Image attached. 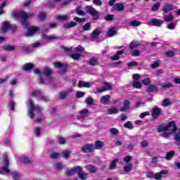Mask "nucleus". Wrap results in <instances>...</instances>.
<instances>
[{"mask_svg":"<svg viewBox=\"0 0 180 180\" xmlns=\"http://www.w3.org/2000/svg\"><path fill=\"white\" fill-rule=\"evenodd\" d=\"M72 91H74L72 89H69L66 91H61L59 95L60 99H65L68 94L72 92Z\"/></svg>","mask_w":180,"mask_h":180,"instance_id":"31","label":"nucleus"},{"mask_svg":"<svg viewBox=\"0 0 180 180\" xmlns=\"http://www.w3.org/2000/svg\"><path fill=\"white\" fill-rule=\"evenodd\" d=\"M163 13H168V12H171V11H174V5L172 4H167L162 8Z\"/></svg>","mask_w":180,"mask_h":180,"instance_id":"32","label":"nucleus"},{"mask_svg":"<svg viewBox=\"0 0 180 180\" xmlns=\"http://www.w3.org/2000/svg\"><path fill=\"white\" fill-rule=\"evenodd\" d=\"M105 146V143L101 141H96L94 143V150H101V148H103Z\"/></svg>","mask_w":180,"mask_h":180,"instance_id":"25","label":"nucleus"},{"mask_svg":"<svg viewBox=\"0 0 180 180\" xmlns=\"http://www.w3.org/2000/svg\"><path fill=\"white\" fill-rule=\"evenodd\" d=\"M175 155V152L174 150H170L169 152H167L165 158L168 160H172V157Z\"/></svg>","mask_w":180,"mask_h":180,"instance_id":"43","label":"nucleus"},{"mask_svg":"<svg viewBox=\"0 0 180 180\" xmlns=\"http://www.w3.org/2000/svg\"><path fill=\"white\" fill-rule=\"evenodd\" d=\"M87 63L89 65H91V67H95V65H99V61L98 60V58L93 57L87 61Z\"/></svg>","mask_w":180,"mask_h":180,"instance_id":"22","label":"nucleus"},{"mask_svg":"<svg viewBox=\"0 0 180 180\" xmlns=\"http://www.w3.org/2000/svg\"><path fill=\"white\" fill-rule=\"evenodd\" d=\"M2 49L5 51H15L16 46L15 45H4L2 46Z\"/></svg>","mask_w":180,"mask_h":180,"instance_id":"33","label":"nucleus"},{"mask_svg":"<svg viewBox=\"0 0 180 180\" xmlns=\"http://www.w3.org/2000/svg\"><path fill=\"white\" fill-rule=\"evenodd\" d=\"M172 103H171V101L169 98H165L162 101V105L164 106V108H167L172 105Z\"/></svg>","mask_w":180,"mask_h":180,"instance_id":"46","label":"nucleus"},{"mask_svg":"<svg viewBox=\"0 0 180 180\" xmlns=\"http://www.w3.org/2000/svg\"><path fill=\"white\" fill-rule=\"evenodd\" d=\"M4 161H3V165L4 167L0 169V174L1 175H5V174H9L11 172V170H9L8 167H9V159L8 158V155L4 154Z\"/></svg>","mask_w":180,"mask_h":180,"instance_id":"7","label":"nucleus"},{"mask_svg":"<svg viewBox=\"0 0 180 180\" xmlns=\"http://www.w3.org/2000/svg\"><path fill=\"white\" fill-rule=\"evenodd\" d=\"M173 134H174V140L177 142V146H180V128H177Z\"/></svg>","mask_w":180,"mask_h":180,"instance_id":"23","label":"nucleus"},{"mask_svg":"<svg viewBox=\"0 0 180 180\" xmlns=\"http://www.w3.org/2000/svg\"><path fill=\"white\" fill-rule=\"evenodd\" d=\"M86 169L90 172V174H96L98 171V167L94 165H89L86 166Z\"/></svg>","mask_w":180,"mask_h":180,"instance_id":"21","label":"nucleus"},{"mask_svg":"<svg viewBox=\"0 0 180 180\" xmlns=\"http://www.w3.org/2000/svg\"><path fill=\"white\" fill-rule=\"evenodd\" d=\"M161 108L155 106L153 108L152 117L154 120L158 119L160 117V115H161Z\"/></svg>","mask_w":180,"mask_h":180,"instance_id":"15","label":"nucleus"},{"mask_svg":"<svg viewBox=\"0 0 180 180\" xmlns=\"http://www.w3.org/2000/svg\"><path fill=\"white\" fill-rule=\"evenodd\" d=\"M60 158V153L57 152H53L52 153V154L50 155V158H51V160H58V158Z\"/></svg>","mask_w":180,"mask_h":180,"instance_id":"52","label":"nucleus"},{"mask_svg":"<svg viewBox=\"0 0 180 180\" xmlns=\"http://www.w3.org/2000/svg\"><path fill=\"white\" fill-rule=\"evenodd\" d=\"M140 25H141V22L137 20H134L129 22V26H133L134 27H137L140 26Z\"/></svg>","mask_w":180,"mask_h":180,"instance_id":"41","label":"nucleus"},{"mask_svg":"<svg viewBox=\"0 0 180 180\" xmlns=\"http://www.w3.org/2000/svg\"><path fill=\"white\" fill-rule=\"evenodd\" d=\"M158 91V87L155 85L150 84L146 89L148 94H151V92H157Z\"/></svg>","mask_w":180,"mask_h":180,"instance_id":"27","label":"nucleus"},{"mask_svg":"<svg viewBox=\"0 0 180 180\" xmlns=\"http://www.w3.org/2000/svg\"><path fill=\"white\" fill-rule=\"evenodd\" d=\"M85 103H86V105H89V106H92L94 105V98H92V97H89L86 98Z\"/></svg>","mask_w":180,"mask_h":180,"instance_id":"53","label":"nucleus"},{"mask_svg":"<svg viewBox=\"0 0 180 180\" xmlns=\"http://www.w3.org/2000/svg\"><path fill=\"white\" fill-rule=\"evenodd\" d=\"M174 86V84L172 83H167V84H163L161 85V88H163V89H169V88H172Z\"/></svg>","mask_w":180,"mask_h":180,"instance_id":"50","label":"nucleus"},{"mask_svg":"<svg viewBox=\"0 0 180 180\" xmlns=\"http://www.w3.org/2000/svg\"><path fill=\"white\" fill-rule=\"evenodd\" d=\"M62 50H63V51H65V53H71V51H72V47H66L65 46H61Z\"/></svg>","mask_w":180,"mask_h":180,"instance_id":"58","label":"nucleus"},{"mask_svg":"<svg viewBox=\"0 0 180 180\" xmlns=\"http://www.w3.org/2000/svg\"><path fill=\"white\" fill-rule=\"evenodd\" d=\"M34 73L35 75H39L38 81L40 85L42 84H51L53 82V77L51 76L53 74V70L49 67H45L42 70L34 69Z\"/></svg>","mask_w":180,"mask_h":180,"instance_id":"1","label":"nucleus"},{"mask_svg":"<svg viewBox=\"0 0 180 180\" xmlns=\"http://www.w3.org/2000/svg\"><path fill=\"white\" fill-rule=\"evenodd\" d=\"M137 65H139V63L136 61H131L127 64V67H129V68H131V67H137Z\"/></svg>","mask_w":180,"mask_h":180,"instance_id":"63","label":"nucleus"},{"mask_svg":"<svg viewBox=\"0 0 180 180\" xmlns=\"http://www.w3.org/2000/svg\"><path fill=\"white\" fill-rule=\"evenodd\" d=\"M165 54L166 57L171 58V57H174V56H175V52L169 50V51H167V52H165Z\"/></svg>","mask_w":180,"mask_h":180,"instance_id":"59","label":"nucleus"},{"mask_svg":"<svg viewBox=\"0 0 180 180\" xmlns=\"http://www.w3.org/2000/svg\"><path fill=\"white\" fill-rule=\"evenodd\" d=\"M85 9L87 13L93 16L94 20H99L101 19V13L92 7V6H87Z\"/></svg>","mask_w":180,"mask_h":180,"instance_id":"6","label":"nucleus"},{"mask_svg":"<svg viewBox=\"0 0 180 180\" xmlns=\"http://www.w3.org/2000/svg\"><path fill=\"white\" fill-rule=\"evenodd\" d=\"M139 46H140V44L138 43L137 41H131L130 44H129V49L130 50H134V49H136V47H139Z\"/></svg>","mask_w":180,"mask_h":180,"instance_id":"40","label":"nucleus"},{"mask_svg":"<svg viewBox=\"0 0 180 180\" xmlns=\"http://www.w3.org/2000/svg\"><path fill=\"white\" fill-rule=\"evenodd\" d=\"M53 65L56 68H60L58 72L61 75H64L67 72V70H68V65L66 63L56 62L53 63Z\"/></svg>","mask_w":180,"mask_h":180,"instance_id":"9","label":"nucleus"},{"mask_svg":"<svg viewBox=\"0 0 180 180\" xmlns=\"http://www.w3.org/2000/svg\"><path fill=\"white\" fill-rule=\"evenodd\" d=\"M116 34H117V31H116V27H110L107 33L108 37H113Z\"/></svg>","mask_w":180,"mask_h":180,"instance_id":"26","label":"nucleus"},{"mask_svg":"<svg viewBox=\"0 0 180 180\" xmlns=\"http://www.w3.org/2000/svg\"><path fill=\"white\" fill-rule=\"evenodd\" d=\"M69 56L73 60H79V58H81V56H82V54H81V53H72V54H70Z\"/></svg>","mask_w":180,"mask_h":180,"instance_id":"48","label":"nucleus"},{"mask_svg":"<svg viewBox=\"0 0 180 180\" xmlns=\"http://www.w3.org/2000/svg\"><path fill=\"white\" fill-rule=\"evenodd\" d=\"M131 103L129 100H125L123 103V108H120V112H127L130 109Z\"/></svg>","mask_w":180,"mask_h":180,"instance_id":"19","label":"nucleus"},{"mask_svg":"<svg viewBox=\"0 0 180 180\" xmlns=\"http://www.w3.org/2000/svg\"><path fill=\"white\" fill-rule=\"evenodd\" d=\"M75 11L77 13V15H79V16H85V12L82 10H81V6H77L75 9Z\"/></svg>","mask_w":180,"mask_h":180,"instance_id":"44","label":"nucleus"},{"mask_svg":"<svg viewBox=\"0 0 180 180\" xmlns=\"http://www.w3.org/2000/svg\"><path fill=\"white\" fill-rule=\"evenodd\" d=\"M65 175L68 176H72L74 174V172L72 170V167L70 169H67L65 171Z\"/></svg>","mask_w":180,"mask_h":180,"instance_id":"57","label":"nucleus"},{"mask_svg":"<svg viewBox=\"0 0 180 180\" xmlns=\"http://www.w3.org/2000/svg\"><path fill=\"white\" fill-rule=\"evenodd\" d=\"M100 102L103 105H109L110 102V95H105L101 98Z\"/></svg>","mask_w":180,"mask_h":180,"instance_id":"20","label":"nucleus"},{"mask_svg":"<svg viewBox=\"0 0 180 180\" xmlns=\"http://www.w3.org/2000/svg\"><path fill=\"white\" fill-rule=\"evenodd\" d=\"M119 112V110L115 107H111L108 110V115H116Z\"/></svg>","mask_w":180,"mask_h":180,"instance_id":"38","label":"nucleus"},{"mask_svg":"<svg viewBox=\"0 0 180 180\" xmlns=\"http://www.w3.org/2000/svg\"><path fill=\"white\" fill-rule=\"evenodd\" d=\"M176 129H178V127H176V124L175 123V121H171L169 122L167 124H161L158 127V133H161L162 131H169L172 134H174Z\"/></svg>","mask_w":180,"mask_h":180,"instance_id":"3","label":"nucleus"},{"mask_svg":"<svg viewBox=\"0 0 180 180\" xmlns=\"http://www.w3.org/2000/svg\"><path fill=\"white\" fill-rule=\"evenodd\" d=\"M101 33H102L101 29L94 30L90 35L91 41H95V40L99 37V34H101Z\"/></svg>","mask_w":180,"mask_h":180,"instance_id":"14","label":"nucleus"},{"mask_svg":"<svg viewBox=\"0 0 180 180\" xmlns=\"http://www.w3.org/2000/svg\"><path fill=\"white\" fill-rule=\"evenodd\" d=\"M26 28L28 29V30L27 32L25 34V37H31L32 36L34 35V33H37V32L40 30V28L37 27H30L29 25H27Z\"/></svg>","mask_w":180,"mask_h":180,"instance_id":"12","label":"nucleus"},{"mask_svg":"<svg viewBox=\"0 0 180 180\" xmlns=\"http://www.w3.org/2000/svg\"><path fill=\"white\" fill-rule=\"evenodd\" d=\"M29 103L30 107L28 109V116L31 119L34 118V113H33L34 111L37 112V113H41V108L39 105H34V103H33V100L30 99L27 102Z\"/></svg>","mask_w":180,"mask_h":180,"instance_id":"4","label":"nucleus"},{"mask_svg":"<svg viewBox=\"0 0 180 180\" xmlns=\"http://www.w3.org/2000/svg\"><path fill=\"white\" fill-rule=\"evenodd\" d=\"M119 162V159L113 160L109 166V169H115L116 168V165Z\"/></svg>","mask_w":180,"mask_h":180,"instance_id":"39","label":"nucleus"},{"mask_svg":"<svg viewBox=\"0 0 180 180\" xmlns=\"http://www.w3.org/2000/svg\"><path fill=\"white\" fill-rule=\"evenodd\" d=\"M163 18L165 22H172L174 20V15L172 13H170L168 15H167L165 13H163Z\"/></svg>","mask_w":180,"mask_h":180,"instance_id":"34","label":"nucleus"},{"mask_svg":"<svg viewBox=\"0 0 180 180\" xmlns=\"http://www.w3.org/2000/svg\"><path fill=\"white\" fill-rule=\"evenodd\" d=\"M167 174H168L167 170H162L156 174L153 172H147L146 175L147 178H153L154 179L157 180H162L161 179V178H162V175H167Z\"/></svg>","mask_w":180,"mask_h":180,"instance_id":"8","label":"nucleus"},{"mask_svg":"<svg viewBox=\"0 0 180 180\" xmlns=\"http://www.w3.org/2000/svg\"><path fill=\"white\" fill-rule=\"evenodd\" d=\"M94 150V144L92 143H86L83 145L81 148L82 153H92Z\"/></svg>","mask_w":180,"mask_h":180,"instance_id":"13","label":"nucleus"},{"mask_svg":"<svg viewBox=\"0 0 180 180\" xmlns=\"http://www.w3.org/2000/svg\"><path fill=\"white\" fill-rule=\"evenodd\" d=\"M124 172H130L133 169V165L128 164L127 166L123 167Z\"/></svg>","mask_w":180,"mask_h":180,"instance_id":"49","label":"nucleus"},{"mask_svg":"<svg viewBox=\"0 0 180 180\" xmlns=\"http://www.w3.org/2000/svg\"><path fill=\"white\" fill-rule=\"evenodd\" d=\"M150 23H152L153 26H157L158 27H160L162 23H164V21L153 18L150 20Z\"/></svg>","mask_w":180,"mask_h":180,"instance_id":"29","label":"nucleus"},{"mask_svg":"<svg viewBox=\"0 0 180 180\" xmlns=\"http://www.w3.org/2000/svg\"><path fill=\"white\" fill-rule=\"evenodd\" d=\"M39 33H43L42 34V39H45V40H57V39H58V37H56V35H46L44 33H47V32H49V29L46 28V27H42L41 31L40 29L38 31Z\"/></svg>","mask_w":180,"mask_h":180,"instance_id":"10","label":"nucleus"},{"mask_svg":"<svg viewBox=\"0 0 180 180\" xmlns=\"http://www.w3.org/2000/svg\"><path fill=\"white\" fill-rule=\"evenodd\" d=\"M112 8L114 11H117L118 12H120L124 10V6L122 4L117 3L113 6Z\"/></svg>","mask_w":180,"mask_h":180,"instance_id":"30","label":"nucleus"},{"mask_svg":"<svg viewBox=\"0 0 180 180\" xmlns=\"http://www.w3.org/2000/svg\"><path fill=\"white\" fill-rule=\"evenodd\" d=\"M164 132H162L160 136L161 137H164L165 139H168V137H169V136H171V134H172L171 132H167L165 131H163Z\"/></svg>","mask_w":180,"mask_h":180,"instance_id":"61","label":"nucleus"},{"mask_svg":"<svg viewBox=\"0 0 180 180\" xmlns=\"http://www.w3.org/2000/svg\"><path fill=\"white\" fill-rule=\"evenodd\" d=\"M11 176L13 180H20V174L18 172H12Z\"/></svg>","mask_w":180,"mask_h":180,"instance_id":"45","label":"nucleus"},{"mask_svg":"<svg viewBox=\"0 0 180 180\" xmlns=\"http://www.w3.org/2000/svg\"><path fill=\"white\" fill-rule=\"evenodd\" d=\"M103 86L101 87V89H98L97 90V92L98 94H101L102 92H106V91H112L113 86L112 85V84L110 82H104L103 83Z\"/></svg>","mask_w":180,"mask_h":180,"instance_id":"11","label":"nucleus"},{"mask_svg":"<svg viewBox=\"0 0 180 180\" xmlns=\"http://www.w3.org/2000/svg\"><path fill=\"white\" fill-rule=\"evenodd\" d=\"M11 16L12 18H16L17 19H22V25L25 27H27V26H29V21H27V19L34 16V13H30L27 14L22 11H13L11 13Z\"/></svg>","mask_w":180,"mask_h":180,"instance_id":"2","label":"nucleus"},{"mask_svg":"<svg viewBox=\"0 0 180 180\" xmlns=\"http://www.w3.org/2000/svg\"><path fill=\"white\" fill-rule=\"evenodd\" d=\"M124 127H125V129H129V130H133V129H134V127H133V123H131V121H128L124 124Z\"/></svg>","mask_w":180,"mask_h":180,"instance_id":"42","label":"nucleus"},{"mask_svg":"<svg viewBox=\"0 0 180 180\" xmlns=\"http://www.w3.org/2000/svg\"><path fill=\"white\" fill-rule=\"evenodd\" d=\"M6 4H8V1H5L1 4H0V15H4V13H5L4 8L6 6Z\"/></svg>","mask_w":180,"mask_h":180,"instance_id":"47","label":"nucleus"},{"mask_svg":"<svg viewBox=\"0 0 180 180\" xmlns=\"http://www.w3.org/2000/svg\"><path fill=\"white\" fill-rule=\"evenodd\" d=\"M77 25V22H68L63 24V27L65 29V30H68V29H71V27H75Z\"/></svg>","mask_w":180,"mask_h":180,"instance_id":"28","label":"nucleus"},{"mask_svg":"<svg viewBox=\"0 0 180 180\" xmlns=\"http://www.w3.org/2000/svg\"><path fill=\"white\" fill-rule=\"evenodd\" d=\"M32 68H34V65L32 63H26L22 67V70H24V71H30Z\"/></svg>","mask_w":180,"mask_h":180,"instance_id":"36","label":"nucleus"},{"mask_svg":"<svg viewBox=\"0 0 180 180\" xmlns=\"http://www.w3.org/2000/svg\"><path fill=\"white\" fill-rule=\"evenodd\" d=\"M20 160L21 162L25 165H30V164H33V160L29 158L27 156H21Z\"/></svg>","mask_w":180,"mask_h":180,"instance_id":"18","label":"nucleus"},{"mask_svg":"<svg viewBox=\"0 0 180 180\" xmlns=\"http://www.w3.org/2000/svg\"><path fill=\"white\" fill-rule=\"evenodd\" d=\"M11 28V25L9 24V22L4 21L2 22V27L0 28V33H6Z\"/></svg>","mask_w":180,"mask_h":180,"instance_id":"16","label":"nucleus"},{"mask_svg":"<svg viewBox=\"0 0 180 180\" xmlns=\"http://www.w3.org/2000/svg\"><path fill=\"white\" fill-rule=\"evenodd\" d=\"M89 112L88 109H84L82 111L79 112V115L77 117V119L79 120H84L86 117H88L89 116Z\"/></svg>","mask_w":180,"mask_h":180,"instance_id":"17","label":"nucleus"},{"mask_svg":"<svg viewBox=\"0 0 180 180\" xmlns=\"http://www.w3.org/2000/svg\"><path fill=\"white\" fill-rule=\"evenodd\" d=\"M142 84H143V85H145L146 86L150 85V84H151V79L150 77L143 79L142 80Z\"/></svg>","mask_w":180,"mask_h":180,"instance_id":"51","label":"nucleus"},{"mask_svg":"<svg viewBox=\"0 0 180 180\" xmlns=\"http://www.w3.org/2000/svg\"><path fill=\"white\" fill-rule=\"evenodd\" d=\"M176 27V22H170L167 25V29L169 30H174Z\"/></svg>","mask_w":180,"mask_h":180,"instance_id":"55","label":"nucleus"},{"mask_svg":"<svg viewBox=\"0 0 180 180\" xmlns=\"http://www.w3.org/2000/svg\"><path fill=\"white\" fill-rule=\"evenodd\" d=\"M38 19L40 20H46V13H40L38 15Z\"/></svg>","mask_w":180,"mask_h":180,"instance_id":"64","label":"nucleus"},{"mask_svg":"<svg viewBox=\"0 0 180 180\" xmlns=\"http://www.w3.org/2000/svg\"><path fill=\"white\" fill-rule=\"evenodd\" d=\"M57 142L58 143V144H60V146H63L64 144H65L67 143V141L65 140V138L63 137V136H57Z\"/></svg>","mask_w":180,"mask_h":180,"instance_id":"37","label":"nucleus"},{"mask_svg":"<svg viewBox=\"0 0 180 180\" xmlns=\"http://www.w3.org/2000/svg\"><path fill=\"white\" fill-rule=\"evenodd\" d=\"M91 22H87L83 26L82 29L84 32H88L91 30Z\"/></svg>","mask_w":180,"mask_h":180,"instance_id":"56","label":"nucleus"},{"mask_svg":"<svg viewBox=\"0 0 180 180\" xmlns=\"http://www.w3.org/2000/svg\"><path fill=\"white\" fill-rule=\"evenodd\" d=\"M122 54H124V50H121L117 51L116 54L111 56L110 60H112V61H116L117 60H119L120 58V56H122Z\"/></svg>","mask_w":180,"mask_h":180,"instance_id":"24","label":"nucleus"},{"mask_svg":"<svg viewBox=\"0 0 180 180\" xmlns=\"http://www.w3.org/2000/svg\"><path fill=\"white\" fill-rule=\"evenodd\" d=\"M113 19H115V15H113L112 14H108L105 18V20H107V22L113 20Z\"/></svg>","mask_w":180,"mask_h":180,"instance_id":"62","label":"nucleus"},{"mask_svg":"<svg viewBox=\"0 0 180 180\" xmlns=\"http://www.w3.org/2000/svg\"><path fill=\"white\" fill-rule=\"evenodd\" d=\"M109 131L113 136H116V134H119V130L116 128H111V129H109Z\"/></svg>","mask_w":180,"mask_h":180,"instance_id":"60","label":"nucleus"},{"mask_svg":"<svg viewBox=\"0 0 180 180\" xmlns=\"http://www.w3.org/2000/svg\"><path fill=\"white\" fill-rule=\"evenodd\" d=\"M56 19L59 20L60 22H67L70 20V17L68 15H56Z\"/></svg>","mask_w":180,"mask_h":180,"instance_id":"35","label":"nucleus"},{"mask_svg":"<svg viewBox=\"0 0 180 180\" xmlns=\"http://www.w3.org/2000/svg\"><path fill=\"white\" fill-rule=\"evenodd\" d=\"M72 169L73 171V174L75 175V174H77L79 178L81 180L88 179V173L84 172V170H82V167L81 166H75L74 167H72Z\"/></svg>","mask_w":180,"mask_h":180,"instance_id":"5","label":"nucleus"},{"mask_svg":"<svg viewBox=\"0 0 180 180\" xmlns=\"http://www.w3.org/2000/svg\"><path fill=\"white\" fill-rule=\"evenodd\" d=\"M132 86L136 88L137 89H140V88H141V83L139 81H134L132 83Z\"/></svg>","mask_w":180,"mask_h":180,"instance_id":"54","label":"nucleus"}]
</instances>
